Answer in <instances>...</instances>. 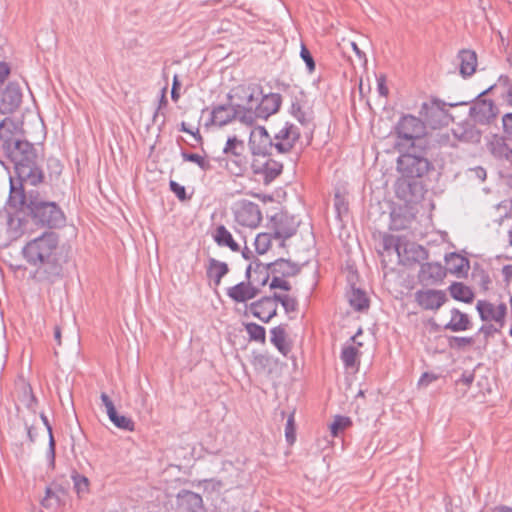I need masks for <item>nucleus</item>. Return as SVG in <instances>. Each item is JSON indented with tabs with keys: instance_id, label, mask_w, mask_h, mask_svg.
<instances>
[{
	"instance_id": "f257e3e1",
	"label": "nucleus",
	"mask_w": 512,
	"mask_h": 512,
	"mask_svg": "<svg viewBox=\"0 0 512 512\" xmlns=\"http://www.w3.org/2000/svg\"><path fill=\"white\" fill-rule=\"evenodd\" d=\"M10 158L14 164L16 178L20 184L37 185L42 179V171L39 169L37 155L33 145L27 141H16L10 151Z\"/></svg>"
},
{
	"instance_id": "f03ea898",
	"label": "nucleus",
	"mask_w": 512,
	"mask_h": 512,
	"mask_svg": "<svg viewBox=\"0 0 512 512\" xmlns=\"http://www.w3.org/2000/svg\"><path fill=\"white\" fill-rule=\"evenodd\" d=\"M58 243L59 236L57 234L54 232L44 233L26 244L23 248V255L31 265L47 263L54 258Z\"/></svg>"
},
{
	"instance_id": "7ed1b4c3",
	"label": "nucleus",
	"mask_w": 512,
	"mask_h": 512,
	"mask_svg": "<svg viewBox=\"0 0 512 512\" xmlns=\"http://www.w3.org/2000/svg\"><path fill=\"white\" fill-rule=\"evenodd\" d=\"M27 210L37 223L51 228L55 227L63 216L56 202L45 200L39 193H29Z\"/></svg>"
},
{
	"instance_id": "20e7f679",
	"label": "nucleus",
	"mask_w": 512,
	"mask_h": 512,
	"mask_svg": "<svg viewBox=\"0 0 512 512\" xmlns=\"http://www.w3.org/2000/svg\"><path fill=\"white\" fill-rule=\"evenodd\" d=\"M263 89L259 84L238 85L230 93H228V100L234 101L238 109V115H241V123L247 124L248 121L244 119L249 111L253 112L259 102Z\"/></svg>"
},
{
	"instance_id": "39448f33",
	"label": "nucleus",
	"mask_w": 512,
	"mask_h": 512,
	"mask_svg": "<svg viewBox=\"0 0 512 512\" xmlns=\"http://www.w3.org/2000/svg\"><path fill=\"white\" fill-rule=\"evenodd\" d=\"M398 171L402 176L407 178H421L431 168V162L420 152H416L415 147H411V150L399 156L397 161Z\"/></svg>"
},
{
	"instance_id": "423d86ee",
	"label": "nucleus",
	"mask_w": 512,
	"mask_h": 512,
	"mask_svg": "<svg viewBox=\"0 0 512 512\" xmlns=\"http://www.w3.org/2000/svg\"><path fill=\"white\" fill-rule=\"evenodd\" d=\"M395 133L398 139L401 140L399 145H404V142H406L411 147H415V141L420 140L426 133L425 123L422 119L407 114L397 122Z\"/></svg>"
},
{
	"instance_id": "0eeeda50",
	"label": "nucleus",
	"mask_w": 512,
	"mask_h": 512,
	"mask_svg": "<svg viewBox=\"0 0 512 512\" xmlns=\"http://www.w3.org/2000/svg\"><path fill=\"white\" fill-rule=\"evenodd\" d=\"M282 104V97L279 93L261 95L253 112L249 111L243 116L248 125H253L258 119L267 120L271 115L277 113Z\"/></svg>"
},
{
	"instance_id": "6e6552de",
	"label": "nucleus",
	"mask_w": 512,
	"mask_h": 512,
	"mask_svg": "<svg viewBox=\"0 0 512 512\" xmlns=\"http://www.w3.org/2000/svg\"><path fill=\"white\" fill-rule=\"evenodd\" d=\"M235 221L244 227L255 228L262 220V213L258 204L248 201H238L234 208Z\"/></svg>"
},
{
	"instance_id": "1a4fd4ad",
	"label": "nucleus",
	"mask_w": 512,
	"mask_h": 512,
	"mask_svg": "<svg viewBox=\"0 0 512 512\" xmlns=\"http://www.w3.org/2000/svg\"><path fill=\"white\" fill-rule=\"evenodd\" d=\"M476 309L482 321L496 323L504 327L506 323L507 305L505 302L493 303L488 300H478Z\"/></svg>"
},
{
	"instance_id": "9d476101",
	"label": "nucleus",
	"mask_w": 512,
	"mask_h": 512,
	"mask_svg": "<svg viewBox=\"0 0 512 512\" xmlns=\"http://www.w3.org/2000/svg\"><path fill=\"white\" fill-rule=\"evenodd\" d=\"M420 115L423 118L422 121L425 123V127L430 126L436 129L447 121L446 104L437 99L431 100L429 103L425 102L421 106Z\"/></svg>"
},
{
	"instance_id": "9b49d317",
	"label": "nucleus",
	"mask_w": 512,
	"mask_h": 512,
	"mask_svg": "<svg viewBox=\"0 0 512 512\" xmlns=\"http://www.w3.org/2000/svg\"><path fill=\"white\" fill-rule=\"evenodd\" d=\"M249 148L253 155L266 157L273 154L274 141L262 126L254 129L249 138Z\"/></svg>"
},
{
	"instance_id": "f8f14e48",
	"label": "nucleus",
	"mask_w": 512,
	"mask_h": 512,
	"mask_svg": "<svg viewBox=\"0 0 512 512\" xmlns=\"http://www.w3.org/2000/svg\"><path fill=\"white\" fill-rule=\"evenodd\" d=\"M251 167L253 173L261 176L263 183L266 185L273 182L283 170L282 163L267 156L255 159Z\"/></svg>"
},
{
	"instance_id": "ddd939ff",
	"label": "nucleus",
	"mask_w": 512,
	"mask_h": 512,
	"mask_svg": "<svg viewBox=\"0 0 512 512\" xmlns=\"http://www.w3.org/2000/svg\"><path fill=\"white\" fill-rule=\"evenodd\" d=\"M299 137V129L293 124L286 123L273 138L275 151L279 154L290 152Z\"/></svg>"
},
{
	"instance_id": "4468645a",
	"label": "nucleus",
	"mask_w": 512,
	"mask_h": 512,
	"mask_svg": "<svg viewBox=\"0 0 512 512\" xmlns=\"http://www.w3.org/2000/svg\"><path fill=\"white\" fill-rule=\"evenodd\" d=\"M274 238L281 239V246H284L286 239L296 234L298 222L294 216L286 213L276 214L273 218Z\"/></svg>"
},
{
	"instance_id": "2eb2a0df",
	"label": "nucleus",
	"mask_w": 512,
	"mask_h": 512,
	"mask_svg": "<svg viewBox=\"0 0 512 512\" xmlns=\"http://www.w3.org/2000/svg\"><path fill=\"white\" fill-rule=\"evenodd\" d=\"M22 101V92L16 82H10L0 91V113L14 112Z\"/></svg>"
},
{
	"instance_id": "dca6fc26",
	"label": "nucleus",
	"mask_w": 512,
	"mask_h": 512,
	"mask_svg": "<svg viewBox=\"0 0 512 512\" xmlns=\"http://www.w3.org/2000/svg\"><path fill=\"white\" fill-rule=\"evenodd\" d=\"M415 301L424 310L437 311L447 301L442 290L422 289L415 292Z\"/></svg>"
},
{
	"instance_id": "f3484780",
	"label": "nucleus",
	"mask_w": 512,
	"mask_h": 512,
	"mask_svg": "<svg viewBox=\"0 0 512 512\" xmlns=\"http://www.w3.org/2000/svg\"><path fill=\"white\" fill-rule=\"evenodd\" d=\"M469 115L476 123L489 124L497 115V107L492 100H479L470 107Z\"/></svg>"
},
{
	"instance_id": "a211bd4d",
	"label": "nucleus",
	"mask_w": 512,
	"mask_h": 512,
	"mask_svg": "<svg viewBox=\"0 0 512 512\" xmlns=\"http://www.w3.org/2000/svg\"><path fill=\"white\" fill-rule=\"evenodd\" d=\"M445 276L446 269L440 263H423L418 273L419 282L427 286L442 282Z\"/></svg>"
},
{
	"instance_id": "6ab92c4d",
	"label": "nucleus",
	"mask_w": 512,
	"mask_h": 512,
	"mask_svg": "<svg viewBox=\"0 0 512 512\" xmlns=\"http://www.w3.org/2000/svg\"><path fill=\"white\" fill-rule=\"evenodd\" d=\"M234 119L241 122V115H238V109L233 100H229L228 104L217 105L211 111V121L215 125L224 126Z\"/></svg>"
},
{
	"instance_id": "aec40b11",
	"label": "nucleus",
	"mask_w": 512,
	"mask_h": 512,
	"mask_svg": "<svg viewBox=\"0 0 512 512\" xmlns=\"http://www.w3.org/2000/svg\"><path fill=\"white\" fill-rule=\"evenodd\" d=\"M249 311L254 317H257L264 323H268L277 315V305L272 298L265 296L251 303Z\"/></svg>"
},
{
	"instance_id": "412c9836",
	"label": "nucleus",
	"mask_w": 512,
	"mask_h": 512,
	"mask_svg": "<svg viewBox=\"0 0 512 512\" xmlns=\"http://www.w3.org/2000/svg\"><path fill=\"white\" fill-rule=\"evenodd\" d=\"M260 293L253 281H243L227 289V296L234 302L243 303L255 298Z\"/></svg>"
},
{
	"instance_id": "4be33fe9",
	"label": "nucleus",
	"mask_w": 512,
	"mask_h": 512,
	"mask_svg": "<svg viewBox=\"0 0 512 512\" xmlns=\"http://www.w3.org/2000/svg\"><path fill=\"white\" fill-rule=\"evenodd\" d=\"M268 267H270V272L273 276L283 278L296 276L301 271V265L284 258L268 263Z\"/></svg>"
},
{
	"instance_id": "5701e85b",
	"label": "nucleus",
	"mask_w": 512,
	"mask_h": 512,
	"mask_svg": "<svg viewBox=\"0 0 512 512\" xmlns=\"http://www.w3.org/2000/svg\"><path fill=\"white\" fill-rule=\"evenodd\" d=\"M177 501L185 512H201L203 509L202 497L189 490H181L177 495Z\"/></svg>"
},
{
	"instance_id": "b1692460",
	"label": "nucleus",
	"mask_w": 512,
	"mask_h": 512,
	"mask_svg": "<svg viewBox=\"0 0 512 512\" xmlns=\"http://www.w3.org/2000/svg\"><path fill=\"white\" fill-rule=\"evenodd\" d=\"M487 149L498 160H510L512 149L506 144L505 139L499 135H492L487 142Z\"/></svg>"
},
{
	"instance_id": "393cba45",
	"label": "nucleus",
	"mask_w": 512,
	"mask_h": 512,
	"mask_svg": "<svg viewBox=\"0 0 512 512\" xmlns=\"http://www.w3.org/2000/svg\"><path fill=\"white\" fill-rule=\"evenodd\" d=\"M287 325L281 324L270 330V341L283 355L287 356L292 350V344L287 340Z\"/></svg>"
},
{
	"instance_id": "a878e982",
	"label": "nucleus",
	"mask_w": 512,
	"mask_h": 512,
	"mask_svg": "<svg viewBox=\"0 0 512 512\" xmlns=\"http://www.w3.org/2000/svg\"><path fill=\"white\" fill-rule=\"evenodd\" d=\"M453 135L460 141L468 143H479L481 132L474 124L466 121L453 128Z\"/></svg>"
},
{
	"instance_id": "bb28decb",
	"label": "nucleus",
	"mask_w": 512,
	"mask_h": 512,
	"mask_svg": "<svg viewBox=\"0 0 512 512\" xmlns=\"http://www.w3.org/2000/svg\"><path fill=\"white\" fill-rule=\"evenodd\" d=\"M244 151V142L242 140H239L236 136L229 137L223 149V152L226 155H231L234 157V162L238 166L239 170H241L242 166L246 164Z\"/></svg>"
},
{
	"instance_id": "cd10ccee",
	"label": "nucleus",
	"mask_w": 512,
	"mask_h": 512,
	"mask_svg": "<svg viewBox=\"0 0 512 512\" xmlns=\"http://www.w3.org/2000/svg\"><path fill=\"white\" fill-rule=\"evenodd\" d=\"M457 58L460 61V74L464 78L472 76L477 67V54L475 51L463 49L459 51Z\"/></svg>"
},
{
	"instance_id": "c85d7f7f",
	"label": "nucleus",
	"mask_w": 512,
	"mask_h": 512,
	"mask_svg": "<svg viewBox=\"0 0 512 512\" xmlns=\"http://www.w3.org/2000/svg\"><path fill=\"white\" fill-rule=\"evenodd\" d=\"M413 179L414 178L402 176V178L396 181L395 193L399 199L405 202H412L414 200L413 198L418 185Z\"/></svg>"
},
{
	"instance_id": "c756f323",
	"label": "nucleus",
	"mask_w": 512,
	"mask_h": 512,
	"mask_svg": "<svg viewBox=\"0 0 512 512\" xmlns=\"http://www.w3.org/2000/svg\"><path fill=\"white\" fill-rule=\"evenodd\" d=\"M451 319L444 326V329L452 332L466 331L471 328L472 323L469 316L466 313L461 312L457 308L451 310Z\"/></svg>"
},
{
	"instance_id": "7c9ffc66",
	"label": "nucleus",
	"mask_w": 512,
	"mask_h": 512,
	"mask_svg": "<svg viewBox=\"0 0 512 512\" xmlns=\"http://www.w3.org/2000/svg\"><path fill=\"white\" fill-rule=\"evenodd\" d=\"M228 264L219 261L215 258H209L208 265L206 266V275L209 279L214 281L215 286H219L222 278L228 274Z\"/></svg>"
},
{
	"instance_id": "2f4dec72",
	"label": "nucleus",
	"mask_w": 512,
	"mask_h": 512,
	"mask_svg": "<svg viewBox=\"0 0 512 512\" xmlns=\"http://www.w3.org/2000/svg\"><path fill=\"white\" fill-rule=\"evenodd\" d=\"M213 239L220 247H228L233 252L240 251L239 244L234 240L231 232L224 225H219L215 228Z\"/></svg>"
},
{
	"instance_id": "473e14b6",
	"label": "nucleus",
	"mask_w": 512,
	"mask_h": 512,
	"mask_svg": "<svg viewBox=\"0 0 512 512\" xmlns=\"http://www.w3.org/2000/svg\"><path fill=\"white\" fill-rule=\"evenodd\" d=\"M23 185L20 186L17 178H10V197L9 201L11 205L19 209L27 207L28 197L25 195Z\"/></svg>"
},
{
	"instance_id": "72a5a7b5",
	"label": "nucleus",
	"mask_w": 512,
	"mask_h": 512,
	"mask_svg": "<svg viewBox=\"0 0 512 512\" xmlns=\"http://www.w3.org/2000/svg\"><path fill=\"white\" fill-rule=\"evenodd\" d=\"M64 496V490L60 484L53 483L46 489V495L42 500V505L46 509L58 507Z\"/></svg>"
},
{
	"instance_id": "f704fd0d",
	"label": "nucleus",
	"mask_w": 512,
	"mask_h": 512,
	"mask_svg": "<svg viewBox=\"0 0 512 512\" xmlns=\"http://www.w3.org/2000/svg\"><path fill=\"white\" fill-rule=\"evenodd\" d=\"M305 100L304 94L299 93V96H294L291 102L290 113L295 117L302 125H306L310 122V117L304 110Z\"/></svg>"
},
{
	"instance_id": "c9c22d12",
	"label": "nucleus",
	"mask_w": 512,
	"mask_h": 512,
	"mask_svg": "<svg viewBox=\"0 0 512 512\" xmlns=\"http://www.w3.org/2000/svg\"><path fill=\"white\" fill-rule=\"evenodd\" d=\"M448 270L452 274L461 275L467 273L469 270V261L467 258L457 254L451 253L449 257H446Z\"/></svg>"
},
{
	"instance_id": "e433bc0d",
	"label": "nucleus",
	"mask_w": 512,
	"mask_h": 512,
	"mask_svg": "<svg viewBox=\"0 0 512 512\" xmlns=\"http://www.w3.org/2000/svg\"><path fill=\"white\" fill-rule=\"evenodd\" d=\"M449 291L451 296L458 301L471 303L474 299L473 291L461 282H454L450 285Z\"/></svg>"
},
{
	"instance_id": "4c0bfd02",
	"label": "nucleus",
	"mask_w": 512,
	"mask_h": 512,
	"mask_svg": "<svg viewBox=\"0 0 512 512\" xmlns=\"http://www.w3.org/2000/svg\"><path fill=\"white\" fill-rule=\"evenodd\" d=\"M349 303L356 311H364L369 308V299L366 293L359 288H352L349 293Z\"/></svg>"
},
{
	"instance_id": "58836bf2",
	"label": "nucleus",
	"mask_w": 512,
	"mask_h": 512,
	"mask_svg": "<svg viewBox=\"0 0 512 512\" xmlns=\"http://www.w3.org/2000/svg\"><path fill=\"white\" fill-rule=\"evenodd\" d=\"M253 265L254 281L259 286H265L270 278V267H268V264L260 262L257 258L253 261Z\"/></svg>"
},
{
	"instance_id": "ea45409f",
	"label": "nucleus",
	"mask_w": 512,
	"mask_h": 512,
	"mask_svg": "<svg viewBox=\"0 0 512 512\" xmlns=\"http://www.w3.org/2000/svg\"><path fill=\"white\" fill-rule=\"evenodd\" d=\"M245 330L251 341L260 342L262 344L266 341V330L263 326L250 322L245 324Z\"/></svg>"
},
{
	"instance_id": "a19ab883",
	"label": "nucleus",
	"mask_w": 512,
	"mask_h": 512,
	"mask_svg": "<svg viewBox=\"0 0 512 512\" xmlns=\"http://www.w3.org/2000/svg\"><path fill=\"white\" fill-rule=\"evenodd\" d=\"M110 421L118 428L133 431L134 430V422L131 418L126 417L124 415H119L116 410L108 415Z\"/></svg>"
},
{
	"instance_id": "79ce46f5",
	"label": "nucleus",
	"mask_w": 512,
	"mask_h": 512,
	"mask_svg": "<svg viewBox=\"0 0 512 512\" xmlns=\"http://www.w3.org/2000/svg\"><path fill=\"white\" fill-rule=\"evenodd\" d=\"M352 425V421L347 416L337 415L330 425L331 434L333 437H337L345 429Z\"/></svg>"
},
{
	"instance_id": "37998d69",
	"label": "nucleus",
	"mask_w": 512,
	"mask_h": 512,
	"mask_svg": "<svg viewBox=\"0 0 512 512\" xmlns=\"http://www.w3.org/2000/svg\"><path fill=\"white\" fill-rule=\"evenodd\" d=\"M358 349L354 346H345L341 352V360L346 368H353L357 363Z\"/></svg>"
},
{
	"instance_id": "c03bdc74",
	"label": "nucleus",
	"mask_w": 512,
	"mask_h": 512,
	"mask_svg": "<svg viewBox=\"0 0 512 512\" xmlns=\"http://www.w3.org/2000/svg\"><path fill=\"white\" fill-rule=\"evenodd\" d=\"M274 235L270 233H260L255 238V250L258 254H265L271 247V241Z\"/></svg>"
},
{
	"instance_id": "a18cd8bd",
	"label": "nucleus",
	"mask_w": 512,
	"mask_h": 512,
	"mask_svg": "<svg viewBox=\"0 0 512 512\" xmlns=\"http://www.w3.org/2000/svg\"><path fill=\"white\" fill-rule=\"evenodd\" d=\"M71 478L74 483V490L77 495L81 498L89 491V480L87 477L78 474L76 471L73 472Z\"/></svg>"
},
{
	"instance_id": "49530a36",
	"label": "nucleus",
	"mask_w": 512,
	"mask_h": 512,
	"mask_svg": "<svg viewBox=\"0 0 512 512\" xmlns=\"http://www.w3.org/2000/svg\"><path fill=\"white\" fill-rule=\"evenodd\" d=\"M181 156L184 161L193 162L199 166L203 171H208L211 168V164L208 160H206L203 156H200L196 153H189L183 151Z\"/></svg>"
},
{
	"instance_id": "de8ad7c7",
	"label": "nucleus",
	"mask_w": 512,
	"mask_h": 512,
	"mask_svg": "<svg viewBox=\"0 0 512 512\" xmlns=\"http://www.w3.org/2000/svg\"><path fill=\"white\" fill-rule=\"evenodd\" d=\"M473 344H474L473 337L451 336L448 338V345L451 349H454V350H463L466 347L471 346Z\"/></svg>"
},
{
	"instance_id": "09e8293b",
	"label": "nucleus",
	"mask_w": 512,
	"mask_h": 512,
	"mask_svg": "<svg viewBox=\"0 0 512 512\" xmlns=\"http://www.w3.org/2000/svg\"><path fill=\"white\" fill-rule=\"evenodd\" d=\"M46 264H47V267L45 269V272L47 274V278L51 282H55L57 280H60L62 278V266L55 262V258H53L52 260H50Z\"/></svg>"
},
{
	"instance_id": "8fccbe9b",
	"label": "nucleus",
	"mask_w": 512,
	"mask_h": 512,
	"mask_svg": "<svg viewBox=\"0 0 512 512\" xmlns=\"http://www.w3.org/2000/svg\"><path fill=\"white\" fill-rule=\"evenodd\" d=\"M295 412H292L288 418L285 425V437L288 444L292 445L296 440V425L294 419Z\"/></svg>"
},
{
	"instance_id": "3c124183",
	"label": "nucleus",
	"mask_w": 512,
	"mask_h": 512,
	"mask_svg": "<svg viewBox=\"0 0 512 512\" xmlns=\"http://www.w3.org/2000/svg\"><path fill=\"white\" fill-rule=\"evenodd\" d=\"M401 237L395 235H385L383 237V249L385 251L395 250L400 255Z\"/></svg>"
},
{
	"instance_id": "603ef678",
	"label": "nucleus",
	"mask_w": 512,
	"mask_h": 512,
	"mask_svg": "<svg viewBox=\"0 0 512 512\" xmlns=\"http://www.w3.org/2000/svg\"><path fill=\"white\" fill-rule=\"evenodd\" d=\"M47 169L49 171L50 177L59 178L62 174V164L61 161L56 157H49L47 160Z\"/></svg>"
},
{
	"instance_id": "864d4df0",
	"label": "nucleus",
	"mask_w": 512,
	"mask_h": 512,
	"mask_svg": "<svg viewBox=\"0 0 512 512\" xmlns=\"http://www.w3.org/2000/svg\"><path fill=\"white\" fill-rule=\"evenodd\" d=\"M300 56L302 60L305 62L309 73H312L315 70V61L308 48L303 44L301 46Z\"/></svg>"
},
{
	"instance_id": "5fc2aeb1",
	"label": "nucleus",
	"mask_w": 512,
	"mask_h": 512,
	"mask_svg": "<svg viewBox=\"0 0 512 512\" xmlns=\"http://www.w3.org/2000/svg\"><path fill=\"white\" fill-rule=\"evenodd\" d=\"M503 327L498 326L496 323L484 324L480 327L478 333L483 334L485 339L492 337L496 333H500Z\"/></svg>"
},
{
	"instance_id": "6e6d98bb",
	"label": "nucleus",
	"mask_w": 512,
	"mask_h": 512,
	"mask_svg": "<svg viewBox=\"0 0 512 512\" xmlns=\"http://www.w3.org/2000/svg\"><path fill=\"white\" fill-rule=\"evenodd\" d=\"M170 190L177 196V198L181 201H185L188 199L186 194V189L184 186L180 185L174 180H170L169 182Z\"/></svg>"
},
{
	"instance_id": "4d7b16f0",
	"label": "nucleus",
	"mask_w": 512,
	"mask_h": 512,
	"mask_svg": "<svg viewBox=\"0 0 512 512\" xmlns=\"http://www.w3.org/2000/svg\"><path fill=\"white\" fill-rule=\"evenodd\" d=\"M270 289H282L284 291H290L291 285L288 281L284 280L283 277L273 276L272 281L270 282Z\"/></svg>"
},
{
	"instance_id": "13d9d810",
	"label": "nucleus",
	"mask_w": 512,
	"mask_h": 512,
	"mask_svg": "<svg viewBox=\"0 0 512 512\" xmlns=\"http://www.w3.org/2000/svg\"><path fill=\"white\" fill-rule=\"evenodd\" d=\"M282 306L286 313L295 312L298 308V301L296 298L285 294V297L282 301Z\"/></svg>"
},
{
	"instance_id": "bf43d9fd",
	"label": "nucleus",
	"mask_w": 512,
	"mask_h": 512,
	"mask_svg": "<svg viewBox=\"0 0 512 512\" xmlns=\"http://www.w3.org/2000/svg\"><path fill=\"white\" fill-rule=\"evenodd\" d=\"M166 93H167V86L163 87L162 90H161L159 104H158V107H157V109H156V111H155V113L153 115V121L154 122H156L157 119L159 118L160 111L168 105V100H167V97H166Z\"/></svg>"
},
{
	"instance_id": "052dcab7",
	"label": "nucleus",
	"mask_w": 512,
	"mask_h": 512,
	"mask_svg": "<svg viewBox=\"0 0 512 512\" xmlns=\"http://www.w3.org/2000/svg\"><path fill=\"white\" fill-rule=\"evenodd\" d=\"M334 206L339 215L348 211V205L339 193L335 194Z\"/></svg>"
},
{
	"instance_id": "680f3d73",
	"label": "nucleus",
	"mask_w": 512,
	"mask_h": 512,
	"mask_svg": "<svg viewBox=\"0 0 512 512\" xmlns=\"http://www.w3.org/2000/svg\"><path fill=\"white\" fill-rule=\"evenodd\" d=\"M503 129L508 138L512 139V113H507L502 118Z\"/></svg>"
},
{
	"instance_id": "e2e57ef3",
	"label": "nucleus",
	"mask_w": 512,
	"mask_h": 512,
	"mask_svg": "<svg viewBox=\"0 0 512 512\" xmlns=\"http://www.w3.org/2000/svg\"><path fill=\"white\" fill-rule=\"evenodd\" d=\"M377 89L381 96L387 97L389 94L388 87L386 85V77L385 75L381 74L377 77Z\"/></svg>"
},
{
	"instance_id": "0e129e2a",
	"label": "nucleus",
	"mask_w": 512,
	"mask_h": 512,
	"mask_svg": "<svg viewBox=\"0 0 512 512\" xmlns=\"http://www.w3.org/2000/svg\"><path fill=\"white\" fill-rule=\"evenodd\" d=\"M181 87V82L179 81L178 75H174L172 89H171V98L174 102H177L180 98L179 89Z\"/></svg>"
},
{
	"instance_id": "69168bd1",
	"label": "nucleus",
	"mask_w": 512,
	"mask_h": 512,
	"mask_svg": "<svg viewBox=\"0 0 512 512\" xmlns=\"http://www.w3.org/2000/svg\"><path fill=\"white\" fill-rule=\"evenodd\" d=\"M100 399L102 401V404L105 406L106 408V412H107V415H109L110 413H112L114 410H116L115 406H114V403L113 401L110 399V397L105 393V392H102L101 395H100Z\"/></svg>"
},
{
	"instance_id": "338daca9",
	"label": "nucleus",
	"mask_w": 512,
	"mask_h": 512,
	"mask_svg": "<svg viewBox=\"0 0 512 512\" xmlns=\"http://www.w3.org/2000/svg\"><path fill=\"white\" fill-rule=\"evenodd\" d=\"M501 86L507 88V96H512V82L507 75H501L498 79Z\"/></svg>"
},
{
	"instance_id": "774afa93",
	"label": "nucleus",
	"mask_w": 512,
	"mask_h": 512,
	"mask_svg": "<svg viewBox=\"0 0 512 512\" xmlns=\"http://www.w3.org/2000/svg\"><path fill=\"white\" fill-rule=\"evenodd\" d=\"M437 379V376L430 374V373H423L422 376L419 379L418 385L420 386H427L431 382L435 381Z\"/></svg>"
}]
</instances>
